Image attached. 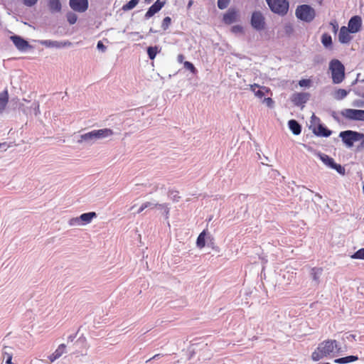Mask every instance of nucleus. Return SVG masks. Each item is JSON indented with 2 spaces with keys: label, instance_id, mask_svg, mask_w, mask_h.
Masks as SVG:
<instances>
[{
  "label": "nucleus",
  "instance_id": "1",
  "mask_svg": "<svg viewBox=\"0 0 364 364\" xmlns=\"http://www.w3.org/2000/svg\"><path fill=\"white\" fill-rule=\"evenodd\" d=\"M19 107L27 115L37 116L40 113L39 104L37 102H31L23 100L19 103L16 99H12L9 102V95L7 90L1 93V111L8 109H15Z\"/></svg>",
  "mask_w": 364,
  "mask_h": 364
},
{
  "label": "nucleus",
  "instance_id": "2",
  "mask_svg": "<svg viewBox=\"0 0 364 364\" xmlns=\"http://www.w3.org/2000/svg\"><path fill=\"white\" fill-rule=\"evenodd\" d=\"M340 347L336 340L328 339L321 342L311 354L314 361H318L325 358H332L340 351Z\"/></svg>",
  "mask_w": 364,
  "mask_h": 364
},
{
  "label": "nucleus",
  "instance_id": "3",
  "mask_svg": "<svg viewBox=\"0 0 364 364\" xmlns=\"http://www.w3.org/2000/svg\"><path fill=\"white\" fill-rule=\"evenodd\" d=\"M332 80L335 84L341 83L345 77V68L338 60H332L329 64Z\"/></svg>",
  "mask_w": 364,
  "mask_h": 364
},
{
  "label": "nucleus",
  "instance_id": "4",
  "mask_svg": "<svg viewBox=\"0 0 364 364\" xmlns=\"http://www.w3.org/2000/svg\"><path fill=\"white\" fill-rule=\"evenodd\" d=\"M339 136L341 138L346 146L348 148H350L353 146L354 142L360 141L364 138V134L355 131L347 130L341 132L339 134Z\"/></svg>",
  "mask_w": 364,
  "mask_h": 364
},
{
  "label": "nucleus",
  "instance_id": "5",
  "mask_svg": "<svg viewBox=\"0 0 364 364\" xmlns=\"http://www.w3.org/2000/svg\"><path fill=\"white\" fill-rule=\"evenodd\" d=\"M296 16L298 18L306 22H311L316 16L315 10L309 5L303 4L296 9Z\"/></svg>",
  "mask_w": 364,
  "mask_h": 364
},
{
  "label": "nucleus",
  "instance_id": "6",
  "mask_svg": "<svg viewBox=\"0 0 364 364\" xmlns=\"http://www.w3.org/2000/svg\"><path fill=\"white\" fill-rule=\"evenodd\" d=\"M270 9L278 14H285L289 9L287 0H266Z\"/></svg>",
  "mask_w": 364,
  "mask_h": 364
},
{
  "label": "nucleus",
  "instance_id": "7",
  "mask_svg": "<svg viewBox=\"0 0 364 364\" xmlns=\"http://www.w3.org/2000/svg\"><path fill=\"white\" fill-rule=\"evenodd\" d=\"M341 114L348 120L364 122V109H344Z\"/></svg>",
  "mask_w": 364,
  "mask_h": 364
},
{
  "label": "nucleus",
  "instance_id": "8",
  "mask_svg": "<svg viewBox=\"0 0 364 364\" xmlns=\"http://www.w3.org/2000/svg\"><path fill=\"white\" fill-rule=\"evenodd\" d=\"M250 23L256 31H260L265 28V18L259 11H255L252 13Z\"/></svg>",
  "mask_w": 364,
  "mask_h": 364
},
{
  "label": "nucleus",
  "instance_id": "9",
  "mask_svg": "<svg viewBox=\"0 0 364 364\" xmlns=\"http://www.w3.org/2000/svg\"><path fill=\"white\" fill-rule=\"evenodd\" d=\"M213 236L206 230H204L199 234L196 240V247L198 249H203L205 246L206 242L208 245H213Z\"/></svg>",
  "mask_w": 364,
  "mask_h": 364
},
{
  "label": "nucleus",
  "instance_id": "10",
  "mask_svg": "<svg viewBox=\"0 0 364 364\" xmlns=\"http://www.w3.org/2000/svg\"><path fill=\"white\" fill-rule=\"evenodd\" d=\"M309 98L310 94L309 92H295L291 96V101L295 106L303 108Z\"/></svg>",
  "mask_w": 364,
  "mask_h": 364
},
{
  "label": "nucleus",
  "instance_id": "11",
  "mask_svg": "<svg viewBox=\"0 0 364 364\" xmlns=\"http://www.w3.org/2000/svg\"><path fill=\"white\" fill-rule=\"evenodd\" d=\"M250 90L254 93L257 98L260 100L264 98L266 95L271 92L269 87L256 83L250 85Z\"/></svg>",
  "mask_w": 364,
  "mask_h": 364
},
{
  "label": "nucleus",
  "instance_id": "12",
  "mask_svg": "<svg viewBox=\"0 0 364 364\" xmlns=\"http://www.w3.org/2000/svg\"><path fill=\"white\" fill-rule=\"evenodd\" d=\"M11 40L13 41L15 46L21 51H25L28 49L32 48L28 41L18 36H11Z\"/></svg>",
  "mask_w": 364,
  "mask_h": 364
},
{
  "label": "nucleus",
  "instance_id": "13",
  "mask_svg": "<svg viewBox=\"0 0 364 364\" xmlns=\"http://www.w3.org/2000/svg\"><path fill=\"white\" fill-rule=\"evenodd\" d=\"M39 43L48 48H60L64 47H68L72 45L70 41L60 42L57 41L43 40L39 41Z\"/></svg>",
  "mask_w": 364,
  "mask_h": 364
},
{
  "label": "nucleus",
  "instance_id": "14",
  "mask_svg": "<svg viewBox=\"0 0 364 364\" xmlns=\"http://www.w3.org/2000/svg\"><path fill=\"white\" fill-rule=\"evenodd\" d=\"M70 6L75 11L84 12L88 8L87 0H70Z\"/></svg>",
  "mask_w": 364,
  "mask_h": 364
},
{
  "label": "nucleus",
  "instance_id": "15",
  "mask_svg": "<svg viewBox=\"0 0 364 364\" xmlns=\"http://www.w3.org/2000/svg\"><path fill=\"white\" fill-rule=\"evenodd\" d=\"M239 17L238 11L235 9H230L224 15H223V21L226 24H231L237 21Z\"/></svg>",
  "mask_w": 364,
  "mask_h": 364
},
{
  "label": "nucleus",
  "instance_id": "16",
  "mask_svg": "<svg viewBox=\"0 0 364 364\" xmlns=\"http://www.w3.org/2000/svg\"><path fill=\"white\" fill-rule=\"evenodd\" d=\"M295 274L294 272L289 273V272L284 273L282 278H273L274 287H280L282 284V282H284L287 284H289L294 278Z\"/></svg>",
  "mask_w": 364,
  "mask_h": 364
},
{
  "label": "nucleus",
  "instance_id": "17",
  "mask_svg": "<svg viewBox=\"0 0 364 364\" xmlns=\"http://www.w3.org/2000/svg\"><path fill=\"white\" fill-rule=\"evenodd\" d=\"M96 136L95 134L94 130L82 134L79 136V139H77V143L82 144V143H86L89 144H92L96 141Z\"/></svg>",
  "mask_w": 364,
  "mask_h": 364
},
{
  "label": "nucleus",
  "instance_id": "18",
  "mask_svg": "<svg viewBox=\"0 0 364 364\" xmlns=\"http://www.w3.org/2000/svg\"><path fill=\"white\" fill-rule=\"evenodd\" d=\"M361 27L360 17L355 16L352 17L348 22V29L351 33H356L359 31Z\"/></svg>",
  "mask_w": 364,
  "mask_h": 364
},
{
  "label": "nucleus",
  "instance_id": "19",
  "mask_svg": "<svg viewBox=\"0 0 364 364\" xmlns=\"http://www.w3.org/2000/svg\"><path fill=\"white\" fill-rule=\"evenodd\" d=\"M164 2L157 0L146 11L145 14L146 18H149L153 16L155 14L159 12L161 8L164 6Z\"/></svg>",
  "mask_w": 364,
  "mask_h": 364
},
{
  "label": "nucleus",
  "instance_id": "20",
  "mask_svg": "<svg viewBox=\"0 0 364 364\" xmlns=\"http://www.w3.org/2000/svg\"><path fill=\"white\" fill-rule=\"evenodd\" d=\"M94 132L97 141L111 137L114 134L113 130L109 128L95 129Z\"/></svg>",
  "mask_w": 364,
  "mask_h": 364
},
{
  "label": "nucleus",
  "instance_id": "21",
  "mask_svg": "<svg viewBox=\"0 0 364 364\" xmlns=\"http://www.w3.org/2000/svg\"><path fill=\"white\" fill-rule=\"evenodd\" d=\"M350 31L346 26H342L338 34V41L341 43H348L351 40Z\"/></svg>",
  "mask_w": 364,
  "mask_h": 364
},
{
  "label": "nucleus",
  "instance_id": "22",
  "mask_svg": "<svg viewBox=\"0 0 364 364\" xmlns=\"http://www.w3.org/2000/svg\"><path fill=\"white\" fill-rule=\"evenodd\" d=\"M14 355V348L9 346L4 347V352L2 355L3 360H5L6 364H15L12 362Z\"/></svg>",
  "mask_w": 364,
  "mask_h": 364
},
{
  "label": "nucleus",
  "instance_id": "23",
  "mask_svg": "<svg viewBox=\"0 0 364 364\" xmlns=\"http://www.w3.org/2000/svg\"><path fill=\"white\" fill-rule=\"evenodd\" d=\"M66 346L65 344H60L58 348L49 355L48 359L50 362L53 363L55 360L58 359L63 353H65Z\"/></svg>",
  "mask_w": 364,
  "mask_h": 364
},
{
  "label": "nucleus",
  "instance_id": "24",
  "mask_svg": "<svg viewBox=\"0 0 364 364\" xmlns=\"http://www.w3.org/2000/svg\"><path fill=\"white\" fill-rule=\"evenodd\" d=\"M97 217L95 212H89L83 213L79 216L82 225H85L91 223V221Z\"/></svg>",
  "mask_w": 364,
  "mask_h": 364
},
{
  "label": "nucleus",
  "instance_id": "25",
  "mask_svg": "<svg viewBox=\"0 0 364 364\" xmlns=\"http://www.w3.org/2000/svg\"><path fill=\"white\" fill-rule=\"evenodd\" d=\"M48 6L52 13L60 12L62 9L60 0H48Z\"/></svg>",
  "mask_w": 364,
  "mask_h": 364
},
{
  "label": "nucleus",
  "instance_id": "26",
  "mask_svg": "<svg viewBox=\"0 0 364 364\" xmlns=\"http://www.w3.org/2000/svg\"><path fill=\"white\" fill-rule=\"evenodd\" d=\"M313 132L317 136H329L331 134V132L324 127L323 125L319 124L317 127H314Z\"/></svg>",
  "mask_w": 364,
  "mask_h": 364
},
{
  "label": "nucleus",
  "instance_id": "27",
  "mask_svg": "<svg viewBox=\"0 0 364 364\" xmlns=\"http://www.w3.org/2000/svg\"><path fill=\"white\" fill-rule=\"evenodd\" d=\"M288 125L292 133L298 135L301 133V127L300 124L294 119H291L288 122Z\"/></svg>",
  "mask_w": 364,
  "mask_h": 364
},
{
  "label": "nucleus",
  "instance_id": "28",
  "mask_svg": "<svg viewBox=\"0 0 364 364\" xmlns=\"http://www.w3.org/2000/svg\"><path fill=\"white\" fill-rule=\"evenodd\" d=\"M358 359V358L357 356L348 355V356H346V357H343V358L336 359L334 360V362L336 363L342 364V363H348L354 362V361H356Z\"/></svg>",
  "mask_w": 364,
  "mask_h": 364
},
{
  "label": "nucleus",
  "instance_id": "29",
  "mask_svg": "<svg viewBox=\"0 0 364 364\" xmlns=\"http://www.w3.org/2000/svg\"><path fill=\"white\" fill-rule=\"evenodd\" d=\"M322 273V269L321 268H313L311 271V275L312 279L315 281L317 284L319 283L320 277Z\"/></svg>",
  "mask_w": 364,
  "mask_h": 364
},
{
  "label": "nucleus",
  "instance_id": "30",
  "mask_svg": "<svg viewBox=\"0 0 364 364\" xmlns=\"http://www.w3.org/2000/svg\"><path fill=\"white\" fill-rule=\"evenodd\" d=\"M318 156H319L321 160L326 165H327L328 166L332 168V166L335 164L334 160L332 158H331L328 155L323 154H319Z\"/></svg>",
  "mask_w": 364,
  "mask_h": 364
},
{
  "label": "nucleus",
  "instance_id": "31",
  "mask_svg": "<svg viewBox=\"0 0 364 364\" xmlns=\"http://www.w3.org/2000/svg\"><path fill=\"white\" fill-rule=\"evenodd\" d=\"M348 95V92L344 89H338L337 90L334 94L333 97L336 100H341L345 98Z\"/></svg>",
  "mask_w": 364,
  "mask_h": 364
},
{
  "label": "nucleus",
  "instance_id": "32",
  "mask_svg": "<svg viewBox=\"0 0 364 364\" xmlns=\"http://www.w3.org/2000/svg\"><path fill=\"white\" fill-rule=\"evenodd\" d=\"M139 2V0H131L127 4L122 6V10L124 11L133 9Z\"/></svg>",
  "mask_w": 364,
  "mask_h": 364
},
{
  "label": "nucleus",
  "instance_id": "33",
  "mask_svg": "<svg viewBox=\"0 0 364 364\" xmlns=\"http://www.w3.org/2000/svg\"><path fill=\"white\" fill-rule=\"evenodd\" d=\"M321 42L325 47H328L332 43L331 36L327 33H324L321 37Z\"/></svg>",
  "mask_w": 364,
  "mask_h": 364
},
{
  "label": "nucleus",
  "instance_id": "34",
  "mask_svg": "<svg viewBox=\"0 0 364 364\" xmlns=\"http://www.w3.org/2000/svg\"><path fill=\"white\" fill-rule=\"evenodd\" d=\"M158 53V48L156 46L154 47H149L147 48V53L151 60H154Z\"/></svg>",
  "mask_w": 364,
  "mask_h": 364
},
{
  "label": "nucleus",
  "instance_id": "35",
  "mask_svg": "<svg viewBox=\"0 0 364 364\" xmlns=\"http://www.w3.org/2000/svg\"><path fill=\"white\" fill-rule=\"evenodd\" d=\"M68 225L70 227H80L82 226L79 217L72 218L68 221Z\"/></svg>",
  "mask_w": 364,
  "mask_h": 364
},
{
  "label": "nucleus",
  "instance_id": "36",
  "mask_svg": "<svg viewBox=\"0 0 364 364\" xmlns=\"http://www.w3.org/2000/svg\"><path fill=\"white\" fill-rule=\"evenodd\" d=\"M159 210L161 212L162 214H164L166 216V218H168V213H169V208L167 205L166 204H157V206Z\"/></svg>",
  "mask_w": 364,
  "mask_h": 364
},
{
  "label": "nucleus",
  "instance_id": "37",
  "mask_svg": "<svg viewBox=\"0 0 364 364\" xmlns=\"http://www.w3.org/2000/svg\"><path fill=\"white\" fill-rule=\"evenodd\" d=\"M352 259L364 260V248H361L350 256Z\"/></svg>",
  "mask_w": 364,
  "mask_h": 364
},
{
  "label": "nucleus",
  "instance_id": "38",
  "mask_svg": "<svg viewBox=\"0 0 364 364\" xmlns=\"http://www.w3.org/2000/svg\"><path fill=\"white\" fill-rule=\"evenodd\" d=\"M184 68L188 70H190L192 73L195 74L197 70L194 67L193 64L188 61L183 62Z\"/></svg>",
  "mask_w": 364,
  "mask_h": 364
},
{
  "label": "nucleus",
  "instance_id": "39",
  "mask_svg": "<svg viewBox=\"0 0 364 364\" xmlns=\"http://www.w3.org/2000/svg\"><path fill=\"white\" fill-rule=\"evenodd\" d=\"M67 19L70 24H74L76 23L77 17L74 13H68L67 14Z\"/></svg>",
  "mask_w": 364,
  "mask_h": 364
},
{
  "label": "nucleus",
  "instance_id": "40",
  "mask_svg": "<svg viewBox=\"0 0 364 364\" xmlns=\"http://www.w3.org/2000/svg\"><path fill=\"white\" fill-rule=\"evenodd\" d=\"M230 0H218V6L220 9H225L228 7Z\"/></svg>",
  "mask_w": 364,
  "mask_h": 364
},
{
  "label": "nucleus",
  "instance_id": "41",
  "mask_svg": "<svg viewBox=\"0 0 364 364\" xmlns=\"http://www.w3.org/2000/svg\"><path fill=\"white\" fill-rule=\"evenodd\" d=\"M284 30L287 35H290L294 31L293 26L290 23H285L284 26Z\"/></svg>",
  "mask_w": 364,
  "mask_h": 364
},
{
  "label": "nucleus",
  "instance_id": "42",
  "mask_svg": "<svg viewBox=\"0 0 364 364\" xmlns=\"http://www.w3.org/2000/svg\"><path fill=\"white\" fill-rule=\"evenodd\" d=\"M332 168L336 169L340 174L345 175V168L341 165L335 163L332 166Z\"/></svg>",
  "mask_w": 364,
  "mask_h": 364
},
{
  "label": "nucleus",
  "instance_id": "43",
  "mask_svg": "<svg viewBox=\"0 0 364 364\" xmlns=\"http://www.w3.org/2000/svg\"><path fill=\"white\" fill-rule=\"evenodd\" d=\"M262 102L269 108H272L274 105V102L271 97H264L262 100Z\"/></svg>",
  "mask_w": 364,
  "mask_h": 364
},
{
  "label": "nucleus",
  "instance_id": "44",
  "mask_svg": "<svg viewBox=\"0 0 364 364\" xmlns=\"http://www.w3.org/2000/svg\"><path fill=\"white\" fill-rule=\"evenodd\" d=\"M231 31L233 33H243V28L242 26H240V25H236V26H233L232 28H231Z\"/></svg>",
  "mask_w": 364,
  "mask_h": 364
},
{
  "label": "nucleus",
  "instance_id": "45",
  "mask_svg": "<svg viewBox=\"0 0 364 364\" xmlns=\"http://www.w3.org/2000/svg\"><path fill=\"white\" fill-rule=\"evenodd\" d=\"M38 0H22L23 4L28 7L33 6L37 4Z\"/></svg>",
  "mask_w": 364,
  "mask_h": 364
},
{
  "label": "nucleus",
  "instance_id": "46",
  "mask_svg": "<svg viewBox=\"0 0 364 364\" xmlns=\"http://www.w3.org/2000/svg\"><path fill=\"white\" fill-rule=\"evenodd\" d=\"M171 19L170 17H165L163 20L162 28L166 30L170 25Z\"/></svg>",
  "mask_w": 364,
  "mask_h": 364
},
{
  "label": "nucleus",
  "instance_id": "47",
  "mask_svg": "<svg viewBox=\"0 0 364 364\" xmlns=\"http://www.w3.org/2000/svg\"><path fill=\"white\" fill-rule=\"evenodd\" d=\"M299 85L301 87H309L311 85V80L309 79H303L299 80Z\"/></svg>",
  "mask_w": 364,
  "mask_h": 364
},
{
  "label": "nucleus",
  "instance_id": "48",
  "mask_svg": "<svg viewBox=\"0 0 364 364\" xmlns=\"http://www.w3.org/2000/svg\"><path fill=\"white\" fill-rule=\"evenodd\" d=\"M330 25L332 26V31L334 33H336L338 29V24L336 21H333L330 23Z\"/></svg>",
  "mask_w": 364,
  "mask_h": 364
},
{
  "label": "nucleus",
  "instance_id": "49",
  "mask_svg": "<svg viewBox=\"0 0 364 364\" xmlns=\"http://www.w3.org/2000/svg\"><path fill=\"white\" fill-rule=\"evenodd\" d=\"M97 47L99 50H101L102 52H105L106 50V47L104 46V44L101 41H99L97 43Z\"/></svg>",
  "mask_w": 364,
  "mask_h": 364
},
{
  "label": "nucleus",
  "instance_id": "50",
  "mask_svg": "<svg viewBox=\"0 0 364 364\" xmlns=\"http://www.w3.org/2000/svg\"><path fill=\"white\" fill-rule=\"evenodd\" d=\"M143 204H144V208H152L153 207H156L157 206V204H154V203H152L151 202H146V203H144Z\"/></svg>",
  "mask_w": 364,
  "mask_h": 364
},
{
  "label": "nucleus",
  "instance_id": "51",
  "mask_svg": "<svg viewBox=\"0 0 364 364\" xmlns=\"http://www.w3.org/2000/svg\"><path fill=\"white\" fill-rule=\"evenodd\" d=\"M178 61L180 63H183L184 56L182 54H179L177 57Z\"/></svg>",
  "mask_w": 364,
  "mask_h": 364
},
{
  "label": "nucleus",
  "instance_id": "52",
  "mask_svg": "<svg viewBox=\"0 0 364 364\" xmlns=\"http://www.w3.org/2000/svg\"><path fill=\"white\" fill-rule=\"evenodd\" d=\"M146 208H144V204L141 205V207L139 208V210L136 211L137 213H140L142 212Z\"/></svg>",
  "mask_w": 364,
  "mask_h": 364
},
{
  "label": "nucleus",
  "instance_id": "53",
  "mask_svg": "<svg viewBox=\"0 0 364 364\" xmlns=\"http://www.w3.org/2000/svg\"><path fill=\"white\" fill-rule=\"evenodd\" d=\"M358 107H363L364 106V102H361L360 104L357 105Z\"/></svg>",
  "mask_w": 364,
  "mask_h": 364
},
{
  "label": "nucleus",
  "instance_id": "54",
  "mask_svg": "<svg viewBox=\"0 0 364 364\" xmlns=\"http://www.w3.org/2000/svg\"><path fill=\"white\" fill-rule=\"evenodd\" d=\"M1 149H2V148H4V146H5V143H1Z\"/></svg>",
  "mask_w": 364,
  "mask_h": 364
},
{
  "label": "nucleus",
  "instance_id": "55",
  "mask_svg": "<svg viewBox=\"0 0 364 364\" xmlns=\"http://www.w3.org/2000/svg\"><path fill=\"white\" fill-rule=\"evenodd\" d=\"M312 119H316V116L314 114L312 115Z\"/></svg>",
  "mask_w": 364,
  "mask_h": 364
},
{
  "label": "nucleus",
  "instance_id": "56",
  "mask_svg": "<svg viewBox=\"0 0 364 364\" xmlns=\"http://www.w3.org/2000/svg\"><path fill=\"white\" fill-rule=\"evenodd\" d=\"M192 2L190 1L189 4H188V6H190L191 5Z\"/></svg>",
  "mask_w": 364,
  "mask_h": 364
},
{
  "label": "nucleus",
  "instance_id": "57",
  "mask_svg": "<svg viewBox=\"0 0 364 364\" xmlns=\"http://www.w3.org/2000/svg\"><path fill=\"white\" fill-rule=\"evenodd\" d=\"M134 208H135L134 206H132V207L131 208V210H134Z\"/></svg>",
  "mask_w": 364,
  "mask_h": 364
}]
</instances>
